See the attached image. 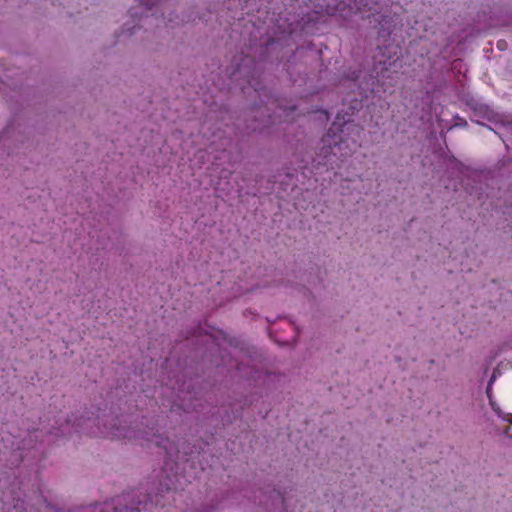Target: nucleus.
<instances>
[{
	"label": "nucleus",
	"instance_id": "obj_1",
	"mask_svg": "<svg viewBox=\"0 0 512 512\" xmlns=\"http://www.w3.org/2000/svg\"><path fill=\"white\" fill-rule=\"evenodd\" d=\"M98 429L99 432L96 433L92 431L91 434L111 439H143L149 443H153L156 447L163 448L169 459H178V455L180 453L178 446L168 438H163L162 436L154 433L153 429L140 433L132 427L118 426L116 423L111 425V427H107L106 422L103 424V429H100L99 427Z\"/></svg>",
	"mask_w": 512,
	"mask_h": 512
},
{
	"label": "nucleus",
	"instance_id": "obj_2",
	"mask_svg": "<svg viewBox=\"0 0 512 512\" xmlns=\"http://www.w3.org/2000/svg\"><path fill=\"white\" fill-rule=\"evenodd\" d=\"M142 502L138 501L137 506L119 508L110 503L97 504L91 508H85L82 512H140Z\"/></svg>",
	"mask_w": 512,
	"mask_h": 512
},
{
	"label": "nucleus",
	"instance_id": "obj_3",
	"mask_svg": "<svg viewBox=\"0 0 512 512\" xmlns=\"http://www.w3.org/2000/svg\"><path fill=\"white\" fill-rule=\"evenodd\" d=\"M341 3L335 0V3L319 4L315 8L317 14L335 15L340 10Z\"/></svg>",
	"mask_w": 512,
	"mask_h": 512
},
{
	"label": "nucleus",
	"instance_id": "obj_4",
	"mask_svg": "<svg viewBox=\"0 0 512 512\" xmlns=\"http://www.w3.org/2000/svg\"><path fill=\"white\" fill-rule=\"evenodd\" d=\"M486 394H487V397L489 399V402H490V405L492 407V409L496 412V413H500V410L499 408L496 407L495 403L493 402L492 400V385L488 384L487 388H486Z\"/></svg>",
	"mask_w": 512,
	"mask_h": 512
},
{
	"label": "nucleus",
	"instance_id": "obj_5",
	"mask_svg": "<svg viewBox=\"0 0 512 512\" xmlns=\"http://www.w3.org/2000/svg\"><path fill=\"white\" fill-rule=\"evenodd\" d=\"M337 132L343 133L344 129L339 124L334 122L332 124V126L330 127V129H329V131L327 133V136H330L331 133L333 134V136H335Z\"/></svg>",
	"mask_w": 512,
	"mask_h": 512
},
{
	"label": "nucleus",
	"instance_id": "obj_6",
	"mask_svg": "<svg viewBox=\"0 0 512 512\" xmlns=\"http://www.w3.org/2000/svg\"><path fill=\"white\" fill-rule=\"evenodd\" d=\"M139 5L145 7L146 10H151L156 5V0H138Z\"/></svg>",
	"mask_w": 512,
	"mask_h": 512
},
{
	"label": "nucleus",
	"instance_id": "obj_7",
	"mask_svg": "<svg viewBox=\"0 0 512 512\" xmlns=\"http://www.w3.org/2000/svg\"><path fill=\"white\" fill-rule=\"evenodd\" d=\"M148 502H150V503L155 502L156 505H162L161 502L157 499V497L154 500L150 495H148V499L143 503L144 508H146V506L148 505Z\"/></svg>",
	"mask_w": 512,
	"mask_h": 512
},
{
	"label": "nucleus",
	"instance_id": "obj_8",
	"mask_svg": "<svg viewBox=\"0 0 512 512\" xmlns=\"http://www.w3.org/2000/svg\"><path fill=\"white\" fill-rule=\"evenodd\" d=\"M81 421H82V423H79L78 424L79 426L85 425L86 427H88L89 423L91 422V419H82L81 418Z\"/></svg>",
	"mask_w": 512,
	"mask_h": 512
},
{
	"label": "nucleus",
	"instance_id": "obj_9",
	"mask_svg": "<svg viewBox=\"0 0 512 512\" xmlns=\"http://www.w3.org/2000/svg\"><path fill=\"white\" fill-rule=\"evenodd\" d=\"M165 489L167 493H170L172 490H176V487H172L168 484H165Z\"/></svg>",
	"mask_w": 512,
	"mask_h": 512
},
{
	"label": "nucleus",
	"instance_id": "obj_10",
	"mask_svg": "<svg viewBox=\"0 0 512 512\" xmlns=\"http://www.w3.org/2000/svg\"><path fill=\"white\" fill-rule=\"evenodd\" d=\"M343 142H344L343 138L341 136H339V140L338 141H333V144L337 145V144H340V143H343Z\"/></svg>",
	"mask_w": 512,
	"mask_h": 512
},
{
	"label": "nucleus",
	"instance_id": "obj_11",
	"mask_svg": "<svg viewBox=\"0 0 512 512\" xmlns=\"http://www.w3.org/2000/svg\"><path fill=\"white\" fill-rule=\"evenodd\" d=\"M495 381V375H492V377L490 378L489 380V383L490 385H492V383Z\"/></svg>",
	"mask_w": 512,
	"mask_h": 512
},
{
	"label": "nucleus",
	"instance_id": "obj_12",
	"mask_svg": "<svg viewBox=\"0 0 512 512\" xmlns=\"http://www.w3.org/2000/svg\"><path fill=\"white\" fill-rule=\"evenodd\" d=\"M321 113L325 116L326 119H328V113L327 111H321Z\"/></svg>",
	"mask_w": 512,
	"mask_h": 512
},
{
	"label": "nucleus",
	"instance_id": "obj_13",
	"mask_svg": "<svg viewBox=\"0 0 512 512\" xmlns=\"http://www.w3.org/2000/svg\"><path fill=\"white\" fill-rule=\"evenodd\" d=\"M497 46H498L499 48H502V47H503L502 41H499V42H498V44H497Z\"/></svg>",
	"mask_w": 512,
	"mask_h": 512
},
{
	"label": "nucleus",
	"instance_id": "obj_14",
	"mask_svg": "<svg viewBox=\"0 0 512 512\" xmlns=\"http://www.w3.org/2000/svg\"><path fill=\"white\" fill-rule=\"evenodd\" d=\"M111 420H112L113 422L117 421V422H119V423H120V420H119L118 418H117V419L112 418Z\"/></svg>",
	"mask_w": 512,
	"mask_h": 512
},
{
	"label": "nucleus",
	"instance_id": "obj_15",
	"mask_svg": "<svg viewBox=\"0 0 512 512\" xmlns=\"http://www.w3.org/2000/svg\"><path fill=\"white\" fill-rule=\"evenodd\" d=\"M346 129L349 130L350 125L348 123H345Z\"/></svg>",
	"mask_w": 512,
	"mask_h": 512
}]
</instances>
